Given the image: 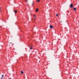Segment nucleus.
<instances>
[{
	"mask_svg": "<svg viewBox=\"0 0 79 79\" xmlns=\"http://www.w3.org/2000/svg\"><path fill=\"white\" fill-rule=\"evenodd\" d=\"M70 8H73V4H71L70 5Z\"/></svg>",
	"mask_w": 79,
	"mask_h": 79,
	"instance_id": "obj_1",
	"label": "nucleus"
},
{
	"mask_svg": "<svg viewBox=\"0 0 79 79\" xmlns=\"http://www.w3.org/2000/svg\"><path fill=\"white\" fill-rule=\"evenodd\" d=\"M33 16H34V19H35L36 18V16H35V15H34Z\"/></svg>",
	"mask_w": 79,
	"mask_h": 79,
	"instance_id": "obj_2",
	"label": "nucleus"
},
{
	"mask_svg": "<svg viewBox=\"0 0 79 79\" xmlns=\"http://www.w3.org/2000/svg\"><path fill=\"white\" fill-rule=\"evenodd\" d=\"M50 27L51 29H52V28H53V26L52 25H50Z\"/></svg>",
	"mask_w": 79,
	"mask_h": 79,
	"instance_id": "obj_3",
	"label": "nucleus"
},
{
	"mask_svg": "<svg viewBox=\"0 0 79 79\" xmlns=\"http://www.w3.org/2000/svg\"><path fill=\"white\" fill-rule=\"evenodd\" d=\"M2 77L1 78V79H3V77L4 76L3 75H2Z\"/></svg>",
	"mask_w": 79,
	"mask_h": 79,
	"instance_id": "obj_4",
	"label": "nucleus"
},
{
	"mask_svg": "<svg viewBox=\"0 0 79 79\" xmlns=\"http://www.w3.org/2000/svg\"><path fill=\"white\" fill-rule=\"evenodd\" d=\"M32 47H33L32 46H31L30 48V50H32Z\"/></svg>",
	"mask_w": 79,
	"mask_h": 79,
	"instance_id": "obj_5",
	"label": "nucleus"
},
{
	"mask_svg": "<svg viewBox=\"0 0 79 79\" xmlns=\"http://www.w3.org/2000/svg\"><path fill=\"white\" fill-rule=\"evenodd\" d=\"M14 11L15 12V13H16L17 12V10H14Z\"/></svg>",
	"mask_w": 79,
	"mask_h": 79,
	"instance_id": "obj_6",
	"label": "nucleus"
},
{
	"mask_svg": "<svg viewBox=\"0 0 79 79\" xmlns=\"http://www.w3.org/2000/svg\"><path fill=\"white\" fill-rule=\"evenodd\" d=\"M25 2L26 3H27V2H28V0H25Z\"/></svg>",
	"mask_w": 79,
	"mask_h": 79,
	"instance_id": "obj_7",
	"label": "nucleus"
},
{
	"mask_svg": "<svg viewBox=\"0 0 79 79\" xmlns=\"http://www.w3.org/2000/svg\"><path fill=\"white\" fill-rule=\"evenodd\" d=\"M73 10H76V9L75 8H73Z\"/></svg>",
	"mask_w": 79,
	"mask_h": 79,
	"instance_id": "obj_8",
	"label": "nucleus"
},
{
	"mask_svg": "<svg viewBox=\"0 0 79 79\" xmlns=\"http://www.w3.org/2000/svg\"><path fill=\"white\" fill-rule=\"evenodd\" d=\"M21 74H23V72L21 71Z\"/></svg>",
	"mask_w": 79,
	"mask_h": 79,
	"instance_id": "obj_9",
	"label": "nucleus"
},
{
	"mask_svg": "<svg viewBox=\"0 0 79 79\" xmlns=\"http://www.w3.org/2000/svg\"><path fill=\"white\" fill-rule=\"evenodd\" d=\"M40 2V0H37L38 2Z\"/></svg>",
	"mask_w": 79,
	"mask_h": 79,
	"instance_id": "obj_10",
	"label": "nucleus"
},
{
	"mask_svg": "<svg viewBox=\"0 0 79 79\" xmlns=\"http://www.w3.org/2000/svg\"><path fill=\"white\" fill-rule=\"evenodd\" d=\"M32 6L34 5V2H33L32 3Z\"/></svg>",
	"mask_w": 79,
	"mask_h": 79,
	"instance_id": "obj_11",
	"label": "nucleus"
},
{
	"mask_svg": "<svg viewBox=\"0 0 79 79\" xmlns=\"http://www.w3.org/2000/svg\"><path fill=\"white\" fill-rule=\"evenodd\" d=\"M58 15V14H57L56 15V16H57Z\"/></svg>",
	"mask_w": 79,
	"mask_h": 79,
	"instance_id": "obj_12",
	"label": "nucleus"
},
{
	"mask_svg": "<svg viewBox=\"0 0 79 79\" xmlns=\"http://www.w3.org/2000/svg\"><path fill=\"white\" fill-rule=\"evenodd\" d=\"M38 11V10H36L35 12H37Z\"/></svg>",
	"mask_w": 79,
	"mask_h": 79,
	"instance_id": "obj_13",
	"label": "nucleus"
},
{
	"mask_svg": "<svg viewBox=\"0 0 79 79\" xmlns=\"http://www.w3.org/2000/svg\"><path fill=\"white\" fill-rule=\"evenodd\" d=\"M36 10H39V9H37Z\"/></svg>",
	"mask_w": 79,
	"mask_h": 79,
	"instance_id": "obj_14",
	"label": "nucleus"
},
{
	"mask_svg": "<svg viewBox=\"0 0 79 79\" xmlns=\"http://www.w3.org/2000/svg\"><path fill=\"white\" fill-rule=\"evenodd\" d=\"M10 44H12V43H10Z\"/></svg>",
	"mask_w": 79,
	"mask_h": 79,
	"instance_id": "obj_15",
	"label": "nucleus"
},
{
	"mask_svg": "<svg viewBox=\"0 0 79 79\" xmlns=\"http://www.w3.org/2000/svg\"><path fill=\"white\" fill-rule=\"evenodd\" d=\"M61 23H62V21H61Z\"/></svg>",
	"mask_w": 79,
	"mask_h": 79,
	"instance_id": "obj_16",
	"label": "nucleus"
},
{
	"mask_svg": "<svg viewBox=\"0 0 79 79\" xmlns=\"http://www.w3.org/2000/svg\"><path fill=\"white\" fill-rule=\"evenodd\" d=\"M0 10H1V8H0Z\"/></svg>",
	"mask_w": 79,
	"mask_h": 79,
	"instance_id": "obj_17",
	"label": "nucleus"
},
{
	"mask_svg": "<svg viewBox=\"0 0 79 79\" xmlns=\"http://www.w3.org/2000/svg\"><path fill=\"white\" fill-rule=\"evenodd\" d=\"M0 12H1V10H0Z\"/></svg>",
	"mask_w": 79,
	"mask_h": 79,
	"instance_id": "obj_18",
	"label": "nucleus"
},
{
	"mask_svg": "<svg viewBox=\"0 0 79 79\" xmlns=\"http://www.w3.org/2000/svg\"><path fill=\"white\" fill-rule=\"evenodd\" d=\"M75 11H76V10H75Z\"/></svg>",
	"mask_w": 79,
	"mask_h": 79,
	"instance_id": "obj_19",
	"label": "nucleus"
}]
</instances>
